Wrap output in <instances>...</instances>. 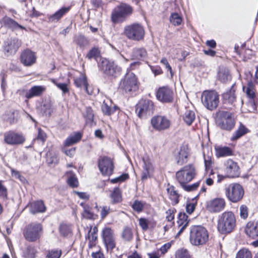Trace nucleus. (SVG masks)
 Instances as JSON below:
<instances>
[{
    "mask_svg": "<svg viewBox=\"0 0 258 258\" xmlns=\"http://www.w3.org/2000/svg\"><path fill=\"white\" fill-rule=\"evenodd\" d=\"M235 227L236 218L232 212L226 211L220 216L217 228L221 233H230L234 230Z\"/></svg>",
    "mask_w": 258,
    "mask_h": 258,
    "instance_id": "1",
    "label": "nucleus"
},
{
    "mask_svg": "<svg viewBox=\"0 0 258 258\" xmlns=\"http://www.w3.org/2000/svg\"><path fill=\"white\" fill-rule=\"evenodd\" d=\"M208 239V232L205 227L200 225H194L191 227L189 241L192 245L195 246L204 245Z\"/></svg>",
    "mask_w": 258,
    "mask_h": 258,
    "instance_id": "2",
    "label": "nucleus"
},
{
    "mask_svg": "<svg viewBox=\"0 0 258 258\" xmlns=\"http://www.w3.org/2000/svg\"><path fill=\"white\" fill-rule=\"evenodd\" d=\"M215 122L217 126L222 130L230 131L235 126V120L232 113L221 110L217 112Z\"/></svg>",
    "mask_w": 258,
    "mask_h": 258,
    "instance_id": "3",
    "label": "nucleus"
},
{
    "mask_svg": "<svg viewBox=\"0 0 258 258\" xmlns=\"http://www.w3.org/2000/svg\"><path fill=\"white\" fill-rule=\"evenodd\" d=\"M131 6L125 3H121L115 7L112 11L111 19L114 24L122 23L133 13Z\"/></svg>",
    "mask_w": 258,
    "mask_h": 258,
    "instance_id": "4",
    "label": "nucleus"
},
{
    "mask_svg": "<svg viewBox=\"0 0 258 258\" xmlns=\"http://www.w3.org/2000/svg\"><path fill=\"white\" fill-rule=\"evenodd\" d=\"M243 187L239 183H232L225 188V196L232 203H236L240 201L244 196Z\"/></svg>",
    "mask_w": 258,
    "mask_h": 258,
    "instance_id": "5",
    "label": "nucleus"
},
{
    "mask_svg": "<svg viewBox=\"0 0 258 258\" xmlns=\"http://www.w3.org/2000/svg\"><path fill=\"white\" fill-rule=\"evenodd\" d=\"M123 33L128 39L134 41H141L144 39L145 36L144 27L138 23L126 26Z\"/></svg>",
    "mask_w": 258,
    "mask_h": 258,
    "instance_id": "6",
    "label": "nucleus"
},
{
    "mask_svg": "<svg viewBox=\"0 0 258 258\" xmlns=\"http://www.w3.org/2000/svg\"><path fill=\"white\" fill-rule=\"evenodd\" d=\"M202 102L210 110L215 109L219 103V96L215 90L204 91L201 97Z\"/></svg>",
    "mask_w": 258,
    "mask_h": 258,
    "instance_id": "7",
    "label": "nucleus"
},
{
    "mask_svg": "<svg viewBox=\"0 0 258 258\" xmlns=\"http://www.w3.org/2000/svg\"><path fill=\"white\" fill-rule=\"evenodd\" d=\"M42 230V226L40 223H31L25 227L23 231V235L27 241L34 242L40 238Z\"/></svg>",
    "mask_w": 258,
    "mask_h": 258,
    "instance_id": "8",
    "label": "nucleus"
},
{
    "mask_svg": "<svg viewBox=\"0 0 258 258\" xmlns=\"http://www.w3.org/2000/svg\"><path fill=\"white\" fill-rule=\"evenodd\" d=\"M196 175V169L193 164L184 166L176 173V178L180 184H186L192 180Z\"/></svg>",
    "mask_w": 258,
    "mask_h": 258,
    "instance_id": "9",
    "label": "nucleus"
},
{
    "mask_svg": "<svg viewBox=\"0 0 258 258\" xmlns=\"http://www.w3.org/2000/svg\"><path fill=\"white\" fill-rule=\"evenodd\" d=\"M151 124L155 131L162 132L170 128L171 121L166 116L156 115L152 117Z\"/></svg>",
    "mask_w": 258,
    "mask_h": 258,
    "instance_id": "10",
    "label": "nucleus"
},
{
    "mask_svg": "<svg viewBox=\"0 0 258 258\" xmlns=\"http://www.w3.org/2000/svg\"><path fill=\"white\" fill-rule=\"evenodd\" d=\"M99 67L103 73L109 76L116 77L121 72V68L107 59L103 58L99 64Z\"/></svg>",
    "mask_w": 258,
    "mask_h": 258,
    "instance_id": "11",
    "label": "nucleus"
},
{
    "mask_svg": "<svg viewBox=\"0 0 258 258\" xmlns=\"http://www.w3.org/2000/svg\"><path fill=\"white\" fill-rule=\"evenodd\" d=\"M120 88L126 92L135 91L138 88V81L136 75L128 72L120 84Z\"/></svg>",
    "mask_w": 258,
    "mask_h": 258,
    "instance_id": "12",
    "label": "nucleus"
},
{
    "mask_svg": "<svg viewBox=\"0 0 258 258\" xmlns=\"http://www.w3.org/2000/svg\"><path fill=\"white\" fill-rule=\"evenodd\" d=\"M154 104L150 100L142 99L137 104L136 112L140 118L146 117L153 113Z\"/></svg>",
    "mask_w": 258,
    "mask_h": 258,
    "instance_id": "13",
    "label": "nucleus"
},
{
    "mask_svg": "<svg viewBox=\"0 0 258 258\" xmlns=\"http://www.w3.org/2000/svg\"><path fill=\"white\" fill-rule=\"evenodd\" d=\"M103 241L107 252L110 253L116 246L115 238L113 230L105 227L102 231Z\"/></svg>",
    "mask_w": 258,
    "mask_h": 258,
    "instance_id": "14",
    "label": "nucleus"
},
{
    "mask_svg": "<svg viewBox=\"0 0 258 258\" xmlns=\"http://www.w3.org/2000/svg\"><path fill=\"white\" fill-rule=\"evenodd\" d=\"M100 171L103 175L110 176L114 170V163L112 159L106 156L100 157L98 162Z\"/></svg>",
    "mask_w": 258,
    "mask_h": 258,
    "instance_id": "15",
    "label": "nucleus"
},
{
    "mask_svg": "<svg viewBox=\"0 0 258 258\" xmlns=\"http://www.w3.org/2000/svg\"><path fill=\"white\" fill-rule=\"evenodd\" d=\"M226 205L224 198H216L207 202L206 208L211 213H217L224 210Z\"/></svg>",
    "mask_w": 258,
    "mask_h": 258,
    "instance_id": "16",
    "label": "nucleus"
},
{
    "mask_svg": "<svg viewBox=\"0 0 258 258\" xmlns=\"http://www.w3.org/2000/svg\"><path fill=\"white\" fill-rule=\"evenodd\" d=\"M224 170L227 176L229 177H238L240 175L239 166L236 162L230 159H228L224 162Z\"/></svg>",
    "mask_w": 258,
    "mask_h": 258,
    "instance_id": "17",
    "label": "nucleus"
},
{
    "mask_svg": "<svg viewBox=\"0 0 258 258\" xmlns=\"http://www.w3.org/2000/svg\"><path fill=\"white\" fill-rule=\"evenodd\" d=\"M156 97L163 103L171 102L173 99V91L168 87H160L156 92Z\"/></svg>",
    "mask_w": 258,
    "mask_h": 258,
    "instance_id": "18",
    "label": "nucleus"
},
{
    "mask_svg": "<svg viewBox=\"0 0 258 258\" xmlns=\"http://www.w3.org/2000/svg\"><path fill=\"white\" fill-rule=\"evenodd\" d=\"M4 141L9 145H15L23 144L25 142V139L21 134L10 131L5 134Z\"/></svg>",
    "mask_w": 258,
    "mask_h": 258,
    "instance_id": "19",
    "label": "nucleus"
},
{
    "mask_svg": "<svg viewBox=\"0 0 258 258\" xmlns=\"http://www.w3.org/2000/svg\"><path fill=\"white\" fill-rule=\"evenodd\" d=\"M21 61L26 67H29L36 62V56L35 53L29 49L24 50L21 55Z\"/></svg>",
    "mask_w": 258,
    "mask_h": 258,
    "instance_id": "20",
    "label": "nucleus"
},
{
    "mask_svg": "<svg viewBox=\"0 0 258 258\" xmlns=\"http://www.w3.org/2000/svg\"><path fill=\"white\" fill-rule=\"evenodd\" d=\"M142 160L144 164L141 178L142 180H145L150 177L151 174L153 172L154 167L151 163V159L148 156H144L142 158Z\"/></svg>",
    "mask_w": 258,
    "mask_h": 258,
    "instance_id": "21",
    "label": "nucleus"
},
{
    "mask_svg": "<svg viewBox=\"0 0 258 258\" xmlns=\"http://www.w3.org/2000/svg\"><path fill=\"white\" fill-rule=\"evenodd\" d=\"M21 45V41L17 38L8 40L5 43L4 50L9 55L13 54L17 52Z\"/></svg>",
    "mask_w": 258,
    "mask_h": 258,
    "instance_id": "22",
    "label": "nucleus"
},
{
    "mask_svg": "<svg viewBox=\"0 0 258 258\" xmlns=\"http://www.w3.org/2000/svg\"><path fill=\"white\" fill-rule=\"evenodd\" d=\"M46 88L43 86H34L28 91L24 89L21 90L25 93V96L27 99H30L35 96H39L45 91Z\"/></svg>",
    "mask_w": 258,
    "mask_h": 258,
    "instance_id": "23",
    "label": "nucleus"
},
{
    "mask_svg": "<svg viewBox=\"0 0 258 258\" xmlns=\"http://www.w3.org/2000/svg\"><path fill=\"white\" fill-rule=\"evenodd\" d=\"M188 156V149L187 147L185 146L181 147L179 151L175 157L176 164L181 166L186 163L187 162Z\"/></svg>",
    "mask_w": 258,
    "mask_h": 258,
    "instance_id": "24",
    "label": "nucleus"
},
{
    "mask_svg": "<svg viewBox=\"0 0 258 258\" xmlns=\"http://www.w3.org/2000/svg\"><path fill=\"white\" fill-rule=\"evenodd\" d=\"M30 212L33 214L39 213H44L46 211V207L44 202L41 201H34L29 205Z\"/></svg>",
    "mask_w": 258,
    "mask_h": 258,
    "instance_id": "25",
    "label": "nucleus"
},
{
    "mask_svg": "<svg viewBox=\"0 0 258 258\" xmlns=\"http://www.w3.org/2000/svg\"><path fill=\"white\" fill-rule=\"evenodd\" d=\"M147 51L146 49L143 47L134 48L131 54V58L132 60H144L147 58Z\"/></svg>",
    "mask_w": 258,
    "mask_h": 258,
    "instance_id": "26",
    "label": "nucleus"
},
{
    "mask_svg": "<svg viewBox=\"0 0 258 258\" xmlns=\"http://www.w3.org/2000/svg\"><path fill=\"white\" fill-rule=\"evenodd\" d=\"M245 231L246 234L252 238L258 237V221L255 222L247 223Z\"/></svg>",
    "mask_w": 258,
    "mask_h": 258,
    "instance_id": "27",
    "label": "nucleus"
},
{
    "mask_svg": "<svg viewBox=\"0 0 258 258\" xmlns=\"http://www.w3.org/2000/svg\"><path fill=\"white\" fill-rule=\"evenodd\" d=\"M245 89V92L246 94V95L249 99V103L252 107H255V94L253 84L251 82L248 83L247 84V86L246 88L243 87V90H244Z\"/></svg>",
    "mask_w": 258,
    "mask_h": 258,
    "instance_id": "28",
    "label": "nucleus"
},
{
    "mask_svg": "<svg viewBox=\"0 0 258 258\" xmlns=\"http://www.w3.org/2000/svg\"><path fill=\"white\" fill-rule=\"evenodd\" d=\"M188 216L185 213H179L178 215L177 223L179 228L177 235H180L187 227L188 224Z\"/></svg>",
    "mask_w": 258,
    "mask_h": 258,
    "instance_id": "29",
    "label": "nucleus"
},
{
    "mask_svg": "<svg viewBox=\"0 0 258 258\" xmlns=\"http://www.w3.org/2000/svg\"><path fill=\"white\" fill-rule=\"evenodd\" d=\"M223 102L225 104H232L236 101V95L234 85H232L229 91L222 95Z\"/></svg>",
    "mask_w": 258,
    "mask_h": 258,
    "instance_id": "30",
    "label": "nucleus"
},
{
    "mask_svg": "<svg viewBox=\"0 0 258 258\" xmlns=\"http://www.w3.org/2000/svg\"><path fill=\"white\" fill-rule=\"evenodd\" d=\"M70 10V7H62L54 14L48 17L49 22H55L59 21L66 14H67Z\"/></svg>",
    "mask_w": 258,
    "mask_h": 258,
    "instance_id": "31",
    "label": "nucleus"
},
{
    "mask_svg": "<svg viewBox=\"0 0 258 258\" xmlns=\"http://www.w3.org/2000/svg\"><path fill=\"white\" fill-rule=\"evenodd\" d=\"M82 138V135L79 132L74 133L70 135L63 143L64 147L72 146L79 142Z\"/></svg>",
    "mask_w": 258,
    "mask_h": 258,
    "instance_id": "32",
    "label": "nucleus"
},
{
    "mask_svg": "<svg viewBox=\"0 0 258 258\" xmlns=\"http://www.w3.org/2000/svg\"><path fill=\"white\" fill-rule=\"evenodd\" d=\"M216 155L217 157L230 156L233 155V150L226 146H219L215 148Z\"/></svg>",
    "mask_w": 258,
    "mask_h": 258,
    "instance_id": "33",
    "label": "nucleus"
},
{
    "mask_svg": "<svg viewBox=\"0 0 258 258\" xmlns=\"http://www.w3.org/2000/svg\"><path fill=\"white\" fill-rule=\"evenodd\" d=\"M168 196L171 202V204L175 205L179 202V195L177 191L175 190L173 186H169L167 188Z\"/></svg>",
    "mask_w": 258,
    "mask_h": 258,
    "instance_id": "34",
    "label": "nucleus"
},
{
    "mask_svg": "<svg viewBox=\"0 0 258 258\" xmlns=\"http://www.w3.org/2000/svg\"><path fill=\"white\" fill-rule=\"evenodd\" d=\"M182 117L186 124L188 125H190L195 119L196 116L195 112L189 109L185 108L182 115Z\"/></svg>",
    "mask_w": 258,
    "mask_h": 258,
    "instance_id": "35",
    "label": "nucleus"
},
{
    "mask_svg": "<svg viewBox=\"0 0 258 258\" xmlns=\"http://www.w3.org/2000/svg\"><path fill=\"white\" fill-rule=\"evenodd\" d=\"M18 117L19 112L17 111H10L4 115V119L11 124L16 123Z\"/></svg>",
    "mask_w": 258,
    "mask_h": 258,
    "instance_id": "36",
    "label": "nucleus"
},
{
    "mask_svg": "<svg viewBox=\"0 0 258 258\" xmlns=\"http://www.w3.org/2000/svg\"><path fill=\"white\" fill-rule=\"evenodd\" d=\"M3 23L5 26L12 29H17V28L24 29L23 26L19 25L17 22L9 17L4 18L3 19Z\"/></svg>",
    "mask_w": 258,
    "mask_h": 258,
    "instance_id": "37",
    "label": "nucleus"
},
{
    "mask_svg": "<svg viewBox=\"0 0 258 258\" xmlns=\"http://www.w3.org/2000/svg\"><path fill=\"white\" fill-rule=\"evenodd\" d=\"M248 132V129L241 124L238 129L233 133L231 138V141H236Z\"/></svg>",
    "mask_w": 258,
    "mask_h": 258,
    "instance_id": "38",
    "label": "nucleus"
},
{
    "mask_svg": "<svg viewBox=\"0 0 258 258\" xmlns=\"http://www.w3.org/2000/svg\"><path fill=\"white\" fill-rule=\"evenodd\" d=\"M66 175L68 177L67 182L68 184L72 187H77L78 181L75 173L72 171H68L66 172Z\"/></svg>",
    "mask_w": 258,
    "mask_h": 258,
    "instance_id": "39",
    "label": "nucleus"
},
{
    "mask_svg": "<svg viewBox=\"0 0 258 258\" xmlns=\"http://www.w3.org/2000/svg\"><path fill=\"white\" fill-rule=\"evenodd\" d=\"M37 252L36 248L34 246L29 245L24 250L23 256L25 258H35Z\"/></svg>",
    "mask_w": 258,
    "mask_h": 258,
    "instance_id": "40",
    "label": "nucleus"
},
{
    "mask_svg": "<svg viewBox=\"0 0 258 258\" xmlns=\"http://www.w3.org/2000/svg\"><path fill=\"white\" fill-rule=\"evenodd\" d=\"M118 108L117 106L114 105L113 107L109 106L107 103L105 101L103 102L102 106L101 109L103 113L106 115H110L114 113L115 111L118 109Z\"/></svg>",
    "mask_w": 258,
    "mask_h": 258,
    "instance_id": "41",
    "label": "nucleus"
},
{
    "mask_svg": "<svg viewBox=\"0 0 258 258\" xmlns=\"http://www.w3.org/2000/svg\"><path fill=\"white\" fill-rule=\"evenodd\" d=\"M83 116L86 119V123L91 125L94 118V114L92 108L89 107H86L83 113Z\"/></svg>",
    "mask_w": 258,
    "mask_h": 258,
    "instance_id": "42",
    "label": "nucleus"
},
{
    "mask_svg": "<svg viewBox=\"0 0 258 258\" xmlns=\"http://www.w3.org/2000/svg\"><path fill=\"white\" fill-rule=\"evenodd\" d=\"M219 80L223 83H225L231 79L229 71L226 69H221L218 73Z\"/></svg>",
    "mask_w": 258,
    "mask_h": 258,
    "instance_id": "43",
    "label": "nucleus"
},
{
    "mask_svg": "<svg viewBox=\"0 0 258 258\" xmlns=\"http://www.w3.org/2000/svg\"><path fill=\"white\" fill-rule=\"evenodd\" d=\"M54 109L51 103L49 102H45L41 107V111L45 116H50Z\"/></svg>",
    "mask_w": 258,
    "mask_h": 258,
    "instance_id": "44",
    "label": "nucleus"
},
{
    "mask_svg": "<svg viewBox=\"0 0 258 258\" xmlns=\"http://www.w3.org/2000/svg\"><path fill=\"white\" fill-rule=\"evenodd\" d=\"M121 237L125 241H130L133 239V233L129 227H125L121 233Z\"/></svg>",
    "mask_w": 258,
    "mask_h": 258,
    "instance_id": "45",
    "label": "nucleus"
},
{
    "mask_svg": "<svg viewBox=\"0 0 258 258\" xmlns=\"http://www.w3.org/2000/svg\"><path fill=\"white\" fill-rule=\"evenodd\" d=\"M74 81L77 87H81L82 86L85 87L87 84L86 77L82 74L79 77L75 78Z\"/></svg>",
    "mask_w": 258,
    "mask_h": 258,
    "instance_id": "46",
    "label": "nucleus"
},
{
    "mask_svg": "<svg viewBox=\"0 0 258 258\" xmlns=\"http://www.w3.org/2000/svg\"><path fill=\"white\" fill-rule=\"evenodd\" d=\"M59 232L63 236H69L72 235V229L70 225L61 224L59 226Z\"/></svg>",
    "mask_w": 258,
    "mask_h": 258,
    "instance_id": "47",
    "label": "nucleus"
},
{
    "mask_svg": "<svg viewBox=\"0 0 258 258\" xmlns=\"http://www.w3.org/2000/svg\"><path fill=\"white\" fill-rule=\"evenodd\" d=\"M251 251L247 248H242L239 250L236 256V258H252Z\"/></svg>",
    "mask_w": 258,
    "mask_h": 258,
    "instance_id": "48",
    "label": "nucleus"
},
{
    "mask_svg": "<svg viewBox=\"0 0 258 258\" xmlns=\"http://www.w3.org/2000/svg\"><path fill=\"white\" fill-rule=\"evenodd\" d=\"M100 55V51L97 47L92 48L87 54L86 57L88 59L94 58L96 59Z\"/></svg>",
    "mask_w": 258,
    "mask_h": 258,
    "instance_id": "49",
    "label": "nucleus"
},
{
    "mask_svg": "<svg viewBox=\"0 0 258 258\" xmlns=\"http://www.w3.org/2000/svg\"><path fill=\"white\" fill-rule=\"evenodd\" d=\"M111 198L114 203L120 202L121 200V192L118 188H115L111 194Z\"/></svg>",
    "mask_w": 258,
    "mask_h": 258,
    "instance_id": "50",
    "label": "nucleus"
},
{
    "mask_svg": "<svg viewBox=\"0 0 258 258\" xmlns=\"http://www.w3.org/2000/svg\"><path fill=\"white\" fill-rule=\"evenodd\" d=\"M170 21L174 26H178L182 22V18L178 13H174L171 14Z\"/></svg>",
    "mask_w": 258,
    "mask_h": 258,
    "instance_id": "51",
    "label": "nucleus"
},
{
    "mask_svg": "<svg viewBox=\"0 0 258 258\" xmlns=\"http://www.w3.org/2000/svg\"><path fill=\"white\" fill-rule=\"evenodd\" d=\"M97 227L95 226L93 228H90L87 235L89 240L97 241Z\"/></svg>",
    "mask_w": 258,
    "mask_h": 258,
    "instance_id": "52",
    "label": "nucleus"
},
{
    "mask_svg": "<svg viewBox=\"0 0 258 258\" xmlns=\"http://www.w3.org/2000/svg\"><path fill=\"white\" fill-rule=\"evenodd\" d=\"M61 253L62 251L60 249H52L48 251L46 258H60Z\"/></svg>",
    "mask_w": 258,
    "mask_h": 258,
    "instance_id": "53",
    "label": "nucleus"
},
{
    "mask_svg": "<svg viewBox=\"0 0 258 258\" xmlns=\"http://www.w3.org/2000/svg\"><path fill=\"white\" fill-rule=\"evenodd\" d=\"M76 43L81 47H83L88 44V40L83 35L78 36L75 40Z\"/></svg>",
    "mask_w": 258,
    "mask_h": 258,
    "instance_id": "54",
    "label": "nucleus"
},
{
    "mask_svg": "<svg viewBox=\"0 0 258 258\" xmlns=\"http://www.w3.org/2000/svg\"><path fill=\"white\" fill-rule=\"evenodd\" d=\"M176 258H190V256L186 249H180L176 251Z\"/></svg>",
    "mask_w": 258,
    "mask_h": 258,
    "instance_id": "55",
    "label": "nucleus"
},
{
    "mask_svg": "<svg viewBox=\"0 0 258 258\" xmlns=\"http://www.w3.org/2000/svg\"><path fill=\"white\" fill-rule=\"evenodd\" d=\"M199 182L195 183L190 185H186V184H180L182 187L187 191L195 190L199 187Z\"/></svg>",
    "mask_w": 258,
    "mask_h": 258,
    "instance_id": "56",
    "label": "nucleus"
},
{
    "mask_svg": "<svg viewBox=\"0 0 258 258\" xmlns=\"http://www.w3.org/2000/svg\"><path fill=\"white\" fill-rule=\"evenodd\" d=\"M0 197L4 199H7L8 191L6 186L3 184V181L0 180Z\"/></svg>",
    "mask_w": 258,
    "mask_h": 258,
    "instance_id": "57",
    "label": "nucleus"
},
{
    "mask_svg": "<svg viewBox=\"0 0 258 258\" xmlns=\"http://www.w3.org/2000/svg\"><path fill=\"white\" fill-rule=\"evenodd\" d=\"M240 216L242 219H245L248 217V208L244 205H241L239 208Z\"/></svg>",
    "mask_w": 258,
    "mask_h": 258,
    "instance_id": "58",
    "label": "nucleus"
},
{
    "mask_svg": "<svg viewBox=\"0 0 258 258\" xmlns=\"http://www.w3.org/2000/svg\"><path fill=\"white\" fill-rule=\"evenodd\" d=\"M134 210L137 212H141L144 208V204L142 202L139 201H135L132 205Z\"/></svg>",
    "mask_w": 258,
    "mask_h": 258,
    "instance_id": "59",
    "label": "nucleus"
},
{
    "mask_svg": "<svg viewBox=\"0 0 258 258\" xmlns=\"http://www.w3.org/2000/svg\"><path fill=\"white\" fill-rule=\"evenodd\" d=\"M100 216L102 219H104L111 212L109 207L103 206L100 207Z\"/></svg>",
    "mask_w": 258,
    "mask_h": 258,
    "instance_id": "60",
    "label": "nucleus"
},
{
    "mask_svg": "<svg viewBox=\"0 0 258 258\" xmlns=\"http://www.w3.org/2000/svg\"><path fill=\"white\" fill-rule=\"evenodd\" d=\"M128 178V174L124 173L117 177L112 179L111 180V182L113 183H117V182H121L124 181Z\"/></svg>",
    "mask_w": 258,
    "mask_h": 258,
    "instance_id": "61",
    "label": "nucleus"
},
{
    "mask_svg": "<svg viewBox=\"0 0 258 258\" xmlns=\"http://www.w3.org/2000/svg\"><path fill=\"white\" fill-rule=\"evenodd\" d=\"M139 225L143 230H146L148 229V220L144 218H141L139 219Z\"/></svg>",
    "mask_w": 258,
    "mask_h": 258,
    "instance_id": "62",
    "label": "nucleus"
},
{
    "mask_svg": "<svg viewBox=\"0 0 258 258\" xmlns=\"http://www.w3.org/2000/svg\"><path fill=\"white\" fill-rule=\"evenodd\" d=\"M53 83L60 89L63 93H66L69 92V89L67 85L65 83H57L54 81H53Z\"/></svg>",
    "mask_w": 258,
    "mask_h": 258,
    "instance_id": "63",
    "label": "nucleus"
},
{
    "mask_svg": "<svg viewBox=\"0 0 258 258\" xmlns=\"http://www.w3.org/2000/svg\"><path fill=\"white\" fill-rule=\"evenodd\" d=\"M175 211V210L174 209H170L166 211V218L168 221H171L172 220H173L174 219V213Z\"/></svg>",
    "mask_w": 258,
    "mask_h": 258,
    "instance_id": "64",
    "label": "nucleus"
}]
</instances>
